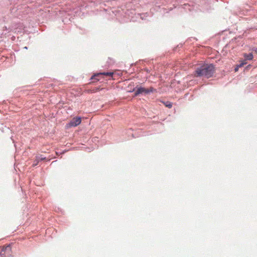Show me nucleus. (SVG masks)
<instances>
[{
    "instance_id": "39448f33",
    "label": "nucleus",
    "mask_w": 257,
    "mask_h": 257,
    "mask_svg": "<svg viewBox=\"0 0 257 257\" xmlns=\"http://www.w3.org/2000/svg\"><path fill=\"white\" fill-rule=\"evenodd\" d=\"M135 91V96H137L139 94H147V89L142 87L137 86L134 90Z\"/></svg>"
},
{
    "instance_id": "ddd939ff",
    "label": "nucleus",
    "mask_w": 257,
    "mask_h": 257,
    "mask_svg": "<svg viewBox=\"0 0 257 257\" xmlns=\"http://www.w3.org/2000/svg\"><path fill=\"white\" fill-rule=\"evenodd\" d=\"M255 52L257 53V48L255 49Z\"/></svg>"
},
{
    "instance_id": "9d476101",
    "label": "nucleus",
    "mask_w": 257,
    "mask_h": 257,
    "mask_svg": "<svg viewBox=\"0 0 257 257\" xmlns=\"http://www.w3.org/2000/svg\"><path fill=\"white\" fill-rule=\"evenodd\" d=\"M244 63H241L239 64V65H237V66L234 69L235 71H237L238 69V68L244 65Z\"/></svg>"
},
{
    "instance_id": "20e7f679",
    "label": "nucleus",
    "mask_w": 257,
    "mask_h": 257,
    "mask_svg": "<svg viewBox=\"0 0 257 257\" xmlns=\"http://www.w3.org/2000/svg\"><path fill=\"white\" fill-rule=\"evenodd\" d=\"M113 73L112 72H102V73H97V74H95L94 75H93L91 79H95L96 80V81H99V77L101 75H105V76H112L113 75Z\"/></svg>"
},
{
    "instance_id": "9b49d317",
    "label": "nucleus",
    "mask_w": 257,
    "mask_h": 257,
    "mask_svg": "<svg viewBox=\"0 0 257 257\" xmlns=\"http://www.w3.org/2000/svg\"><path fill=\"white\" fill-rule=\"evenodd\" d=\"M40 161L46 160V157L43 156L42 155H38Z\"/></svg>"
},
{
    "instance_id": "0eeeda50",
    "label": "nucleus",
    "mask_w": 257,
    "mask_h": 257,
    "mask_svg": "<svg viewBox=\"0 0 257 257\" xmlns=\"http://www.w3.org/2000/svg\"><path fill=\"white\" fill-rule=\"evenodd\" d=\"M40 161V159H39L38 156H36L35 159L34 161L32 166L33 167L36 166L39 164Z\"/></svg>"
},
{
    "instance_id": "423d86ee",
    "label": "nucleus",
    "mask_w": 257,
    "mask_h": 257,
    "mask_svg": "<svg viewBox=\"0 0 257 257\" xmlns=\"http://www.w3.org/2000/svg\"><path fill=\"white\" fill-rule=\"evenodd\" d=\"M244 56L245 59L248 60H251L253 58V55L251 53L249 54H245Z\"/></svg>"
},
{
    "instance_id": "6e6552de",
    "label": "nucleus",
    "mask_w": 257,
    "mask_h": 257,
    "mask_svg": "<svg viewBox=\"0 0 257 257\" xmlns=\"http://www.w3.org/2000/svg\"><path fill=\"white\" fill-rule=\"evenodd\" d=\"M164 104L168 108H171L172 106V104L170 101H166V102H164Z\"/></svg>"
},
{
    "instance_id": "7ed1b4c3",
    "label": "nucleus",
    "mask_w": 257,
    "mask_h": 257,
    "mask_svg": "<svg viewBox=\"0 0 257 257\" xmlns=\"http://www.w3.org/2000/svg\"><path fill=\"white\" fill-rule=\"evenodd\" d=\"M81 122V118L80 117H75L73 118L70 122L67 124V127H73L79 125Z\"/></svg>"
},
{
    "instance_id": "f8f14e48",
    "label": "nucleus",
    "mask_w": 257,
    "mask_h": 257,
    "mask_svg": "<svg viewBox=\"0 0 257 257\" xmlns=\"http://www.w3.org/2000/svg\"><path fill=\"white\" fill-rule=\"evenodd\" d=\"M148 16L147 13L142 14L141 15V18L142 20L145 19V17H147Z\"/></svg>"
},
{
    "instance_id": "1a4fd4ad",
    "label": "nucleus",
    "mask_w": 257,
    "mask_h": 257,
    "mask_svg": "<svg viewBox=\"0 0 257 257\" xmlns=\"http://www.w3.org/2000/svg\"><path fill=\"white\" fill-rule=\"evenodd\" d=\"M154 91H155V89H154L153 87H150L149 89H147V94H149L151 92H153Z\"/></svg>"
},
{
    "instance_id": "f03ea898",
    "label": "nucleus",
    "mask_w": 257,
    "mask_h": 257,
    "mask_svg": "<svg viewBox=\"0 0 257 257\" xmlns=\"http://www.w3.org/2000/svg\"><path fill=\"white\" fill-rule=\"evenodd\" d=\"M0 257H12L11 255V247L9 244L4 247L0 252Z\"/></svg>"
},
{
    "instance_id": "f257e3e1",
    "label": "nucleus",
    "mask_w": 257,
    "mask_h": 257,
    "mask_svg": "<svg viewBox=\"0 0 257 257\" xmlns=\"http://www.w3.org/2000/svg\"><path fill=\"white\" fill-rule=\"evenodd\" d=\"M214 72V67L213 64H205L196 68L194 75L196 77H205L210 78Z\"/></svg>"
}]
</instances>
